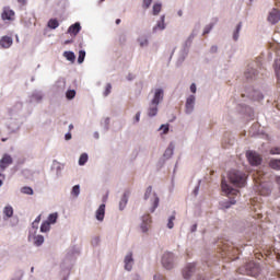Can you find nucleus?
<instances>
[{"label": "nucleus", "instance_id": "62", "mask_svg": "<svg viewBox=\"0 0 280 280\" xmlns=\"http://www.w3.org/2000/svg\"><path fill=\"white\" fill-rule=\"evenodd\" d=\"M178 16H183V11H178Z\"/></svg>", "mask_w": 280, "mask_h": 280}, {"label": "nucleus", "instance_id": "42", "mask_svg": "<svg viewBox=\"0 0 280 280\" xmlns=\"http://www.w3.org/2000/svg\"><path fill=\"white\" fill-rule=\"evenodd\" d=\"M160 130H163V135H167L170 132V125H162Z\"/></svg>", "mask_w": 280, "mask_h": 280}, {"label": "nucleus", "instance_id": "61", "mask_svg": "<svg viewBox=\"0 0 280 280\" xmlns=\"http://www.w3.org/2000/svg\"><path fill=\"white\" fill-rule=\"evenodd\" d=\"M69 130H73V125H69Z\"/></svg>", "mask_w": 280, "mask_h": 280}, {"label": "nucleus", "instance_id": "22", "mask_svg": "<svg viewBox=\"0 0 280 280\" xmlns=\"http://www.w3.org/2000/svg\"><path fill=\"white\" fill-rule=\"evenodd\" d=\"M162 8H163V4H161V2L154 3L153 4V16H159Z\"/></svg>", "mask_w": 280, "mask_h": 280}, {"label": "nucleus", "instance_id": "38", "mask_svg": "<svg viewBox=\"0 0 280 280\" xmlns=\"http://www.w3.org/2000/svg\"><path fill=\"white\" fill-rule=\"evenodd\" d=\"M269 154H280V147H272L270 150H269Z\"/></svg>", "mask_w": 280, "mask_h": 280}, {"label": "nucleus", "instance_id": "32", "mask_svg": "<svg viewBox=\"0 0 280 280\" xmlns=\"http://www.w3.org/2000/svg\"><path fill=\"white\" fill-rule=\"evenodd\" d=\"M275 71H276V75H277L278 78H280V59H277V60L275 61Z\"/></svg>", "mask_w": 280, "mask_h": 280}, {"label": "nucleus", "instance_id": "10", "mask_svg": "<svg viewBox=\"0 0 280 280\" xmlns=\"http://www.w3.org/2000/svg\"><path fill=\"white\" fill-rule=\"evenodd\" d=\"M268 21H269V23H271V25L279 23V21H280L279 10L272 9V11L269 13Z\"/></svg>", "mask_w": 280, "mask_h": 280}, {"label": "nucleus", "instance_id": "5", "mask_svg": "<svg viewBox=\"0 0 280 280\" xmlns=\"http://www.w3.org/2000/svg\"><path fill=\"white\" fill-rule=\"evenodd\" d=\"M162 266L166 270H172V268H174V254L165 253L162 257Z\"/></svg>", "mask_w": 280, "mask_h": 280}, {"label": "nucleus", "instance_id": "53", "mask_svg": "<svg viewBox=\"0 0 280 280\" xmlns=\"http://www.w3.org/2000/svg\"><path fill=\"white\" fill-rule=\"evenodd\" d=\"M145 45H148V39H144L143 42L140 43L141 47H145Z\"/></svg>", "mask_w": 280, "mask_h": 280}, {"label": "nucleus", "instance_id": "15", "mask_svg": "<svg viewBox=\"0 0 280 280\" xmlns=\"http://www.w3.org/2000/svg\"><path fill=\"white\" fill-rule=\"evenodd\" d=\"M12 37L10 36H3L1 39H0V45L3 49H10V47H12Z\"/></svg>", "mask_w": 280, "mask_h": 280}, {"label": "nucleus", "instance_id": "41", "mask_svg": "<svg viewBox=\"0 0 280 280\" xmlns=\"http://www.w3.org/2000/svg\"><path fill=\"white\" fill-rule=\"evenodd\" d=\"M161 21H162L161 23H158V27L160 30H163L165 27V15L161 16Z\"/></svg>", "mask_w": 280, "mask_h": 280}, {"label": "nucleus", "instance_id": "64", "mask_svg": "<svg viewBox=\"0 0 280 280\" xmlns=\"http://www.w3.org/2000/svg\"><path fill=\"white\" fill-rule=\"evenodd\" d=\"M2 141L4 142V141H8V139L7 138H2Z\"/></svg>", "mask_w": 280, "mask_h": 280}, {"label": "nucleus", "instance_id": "12", "mask_svg": "<svg viewBox=\"0 0 280 280\" xmlns=\"http://www.w3.org/2000/svg\"><path fill=\"white\" fill-rule=\"evenodd\" d=\"M194 104H196V96L190 95L186 100V113L187 115L194 113Z\"/></svg>", "mask_w": 280, "mask_h": 280}, {"label": "nucleus", "instance_id": "34", "mask_svg": "<svg viewBox=\"0 0 280 280\" xmlns=\"http://www.w3.org/2000/svg\"><path fill=\"white\" fill-rule=\"evenodd\" d=\"M174 220H176V214H173L168 219L167 228L168 229H174Z\"/></svg>", "mask_w": 280, "mask_h": 280}, {"label": "nucleus", "instance_id": "48", "mask_svg": "<svg viewBox=\"0 0 280 280\" xmlns=\"http://www.w3.org/2000/svg\"><path fill=\"white\" fill-rule=\"evenodd\" d=\"M140 119H141V112H138V113L136 114L135 120H136L137 122H139Z\"/></svg>", "mask_w": 280, "mask_h": 280}, {"label": "nucleus", "instance_id": "47", "mask_svg": "<svg viewBox=\"0 0 280 280\" xmlns=\"http://www.w3.org/2000/svg\"><path fill=\"white\" fill-rule=\"evenodd\" d=\"M270 189H262L260 190V196H269Z\"/></svg>", "mask_w": 280, "mask_h": 280}, {"label": "nucleus", "instance_id": "19", "mask_svg": "<svg viewBox=\"0 0 280 280\" xmlns=\"http://www.w3.org/2000/svg\"><path fill=\"white\" fill-rule=\"evenodd\" d=\"M269 167H271V170H276V171H280V160L277 159H272L269 161Z\"/></svg>", "mask_w": 280, "mask_h": 280}, {"label": "nucleus", "instance_id": "21", "mask_svg": "<svg viewBox=\"0 0 280 280\" xmlns=\"http://www.w3.org/2000/svg\"><path fill=\"white\" fill-rule=\"evenodd\" d=\"M47 25L50 30H56L60 26V23L56 19H50Z\"/></svg>", "mask_w": 280, "mask_h": 280}, {"label": "nucleus", "instance_id": "3", "mask_svg": "<svg viewBox=\"0 0 280 280\" xmlns=\"http://www.w3.org/2000/svg\"><path fill=\"white\" fill-rule=\"evenodd\" d=\"M246 158L247 161L250 163V165H261V156L259 155V153L255 152V151H247L246 153Z\"/></svg>", "mask_w": 280, "mask_h": 280}, {"label": "nucleus", "instance_id": "9", "mask_svg": "<svg viewBox=\"0 0 280 280\" xmlns=\"http://www.w3.org/2000/svg\"><path fill=\"white\" fill-rule=\"evenodd\" d=\"M194 272H196V265L194 264H188L184 269H183V277L184 279H189Z\"/></svg>", "mask_w": 280, "mask_h": 280}, {"label": "nucleus", "instance_id": "30", "mask_svg": "<svg viewBox=\"0 0 280 280\" xmlns=\"http://www.w3.org/2000/svg\"><path fill=\"white\" fill-rule=\"evenodd\" d=\"M84 58H86V51L80 50L79 51V57H78L79 65H82V62H84Z\"/></svg>", "mask_w": 280, "mask_h": 280}, {"label": "nucleus", "instance_id": "46", "mask_svg": "<svg viewBox=\"0 0 280 280\" xmlns=\"http://www.w3.org/2000/svg\"><path fill=\"white\" fill-rule=\"evenodd\" d=\"M246 237H247L248 242H253V240H257V234L253 233L252 236L247 235Z\"/></svg>", "mask_w": 280, "mask_h": 280}, {"label": "nucleus", "instance_id": "1", "mask_svg": "<svg viewBox=\"0 0 280 280\" xmlns=\"http://www.w3.org/2000/svg\"><path fill=\"white\" fill-rule=\"evenodd\" d=\"M240 275H247L248 277H259L261 267L255 261L247 262L244 267L238 268Z\"/></svg>", "mask_w": 280, "mask_h": 280}, {"label": "nucleus", "instance_id": "43", "mask_svg": "<svg viewBox=\"0 0 280 280\" xmlns=\"http://www.w3.org/2000/svg\"><path fill=\"white\" fill-rule=\"evenodd\" d=\"M211 30H213V24H209L205 27L203 30V35L209 34V32H211Z\"/></svg>", "mask_w": 280, "mask_h": 280}, {"label": "nucleus", "instance_id": "36", "mask_svg": "<svg viewBox=\"0 0 280 280\" xmlns=\"http://www.w3.org/2000/svg\"><path fill=\"white\" fill-rule=\"evenodd\" d=\"M66 97L68 100H73V97H75V90H69L67 93H66Z\"/></svg>", "mask_w": 280, "mask_h": 280}, {"label": "nucleus", "instance_id": "4", "mask_svg": "<svg viewBox=\"0 0 280 280\" xmlns=\"http://www.w3.org/2000/svg\"><path fill=\"white\" fill-rule=\"evenodd\" d=\"M221 250H222L221 257H233L240 254L238 248H235L233 247V245H228V244H224Z\"/></svg>", "mask_w": 280, "mask_h": 280}, {"label": "nucleus", "instance_id": "35", "mask_svg": "<svg viewBox=\"0 0 280 280\" xmlns=\"http://www.w3.org/2000/svg\"><path fill=\"white\" fill-rule=\"evenodd\" d=\"M112 90H113V85H110V83H107L105 88L104 96L108 97V95H110Z\"/></svg>", "mask_w": 280, "mask_h": 280}, {"label": "nucleus", "instance_id": "55", "mask_svg": "<svg viewBox=\"0 0 280 280\" xmlns=\"http://www.w3.org/2000/svg\"><path fill=\"white\" fill-rule=\"evenodd\" d=\"M40 222V215H38L35 220H34V224H38Z\"/></svg>", "mask_w": 280, "mask_h": 280}, {"label": "nucleus", "instance_id": "63", "mask_svg": "<svg viewBox=\"0 0 280 280\" xmlns=\"http://www.w3.org/2000/svg\"><path fill=\"white\" fill-rule=\"evenodd\" d=\"M276 1H277V2H276V3H277V5H280V2H279V0H276Z\"/></svg>", "mask_w": 280, "mask_h": 280}, {"label": "nucleus", "instance_id": "27", "mask_svg": "<svg viewBox=\"0 0 280 280\" xmlns=\"http://www.w3.org/2000/svg\"><path fill=\"white\" fill-rule=\"evenodd\" d=\"M57 220H58V212H55L49 214L47 222H49V224H56Z\"/></svg>", "mask_w": 280, "mask_h": 280}, {"label": "nucleus", "instance_id": "39", "mask_svg": "<svg viewBox=\"0 0 280 280\" xmlns=\"http://www.w3.org/2000/svg\"><path fill=\"white\" fill-rule=\"evenodd\" d=\"M152 1L153 0H143L142 8L144 10H148V8H150V5H152Z\"/></svg>", "mask_w": 280, "mask_h": 280}, {"label": "nucleus", "instance_id": "8", "mask_svg": "<svg viewBox=\"0 0 280 280\" xmlns=\"http://www.w3.org/2000/svg\"><path fill=\"white\" fill-rule=\"evenodd\" d=\"M163 97H164L163 89H156L154 91V96L151 101V104H156L159 106V104H161V102H163Z\"/></svg>", "mask_w": 280, "mask_h": 280}, {"label": "nucleus", "instance_id": "56", "mask_svg": "<svg viewBox=\"0 0 280 280\" xmlns=\"http://www.w3.org/2000/svg\"><path fill=\"white\" fill-rule=\"evenodd\" d=\"M1 178H3L2 174H0V187H1V185H3V179H1Z\"/></svg>", "mask_w": 280, "mask_h": 280}, {"label": "nucleus", "instance_id": "58", "mask_svg": "<svg viewBox=\"0 0 280 280\" xmlns=\"http://www.w3.org/2000/svg\"><path fill=\"white\" fill-rule=\"evenodd\" d=\"M19 3H22V5H25V0H18Z\"/></svg>", "mask_w": 280, "mask_h": 280}, {"label": "nucleus", "instance_id": "44", "mask_svg": "<svg viewBox=\"0 0 280 280\" xmlns=\"http://www.w3.org/2000/svg\"><path fill=\"white\" fill-rule=\"evenodd\" d=\"M150 194H152V186H149L147 188V191L144 194V199L148 200V198H150Z\"/></svg>", "mask_w": 280, "mask_h": 280}, {"label": "nucleus", "instance_id": "33", "mask_svg": "<svg viewBox=\"0 0 280 280\" xmlns=\"http://www.w3.org/2000/svg\"><path fill=\"white\" fill-rule=\"evenodd\" d=\"M71 194H72V196L78 198V196H80V185L73 186Z\"/></svg>", "mask_w": 280, "mask_h": 280}, {"label": "nucleus", "instance_id": "51", "mask_svg": "<svg viewBox=\"0 0 280 280\" xmlns=\"http://www.w3.org/2000/svg\"><path fill=\"white\" fill-rule=\"evenodd\" d=\"M165 154H174V149L168 148V149L165 151Z\"/></svg>", "mask_w": 280, "mask_h": 280}, {"label": "nucleus", "instance_id": "16", "mask_svg": "<svg viewBox=\"0 0 280 280\" xmlns=\"http://www.w3.org/2000/svg\"><path fill=\"white\" fill-rule=\"evenodd\" d=\"M132 264H135V259H132V253H129L125 257V269H127L128 271L132 270Z\"/></svg>", "mask_w": 280, "mask_h": 280}, {"label": "nucleus", "instance_id": "57", "mask_svg": "<svg viewBox=\"0 0 280 280\" xmlns=\"http://www.w3.org/2000/svg\"><path fill=\"white\" fill-rule=\"evenodd\" d=\"M33 229H38V223H34L33 221Z\"/></svg>", "mask_w": 280, "mask_h": 280}, {"label": "nucleus", "instance_id": "11", "mask_svg": "<svg viewBox=\"0 0 280 280\" xmlns=\"http://www.w3.org/2000/svg\"><path fill=\"white\" fill-rule=\"evenodd\" d=\"M106 215V205L102 203L95 212V218L98 222H104V217Z\"/></svg>", "mask_w": 280, "mask_h": 280}, {"label": "nucleus", "instance_id": "54", "mask_svg": "<svg viewBox=\"0 0 280 280\" xmlns=\"http://www.w3.org/2000/svg\"><path fill=\"white\" fill-rule=\"evenodd\" d=\"M33 97H35V100H37V102H40V100H43V96H40V95H33Z\"/></svg>", "mask_w": 280, "mask_h": 280}, {"label": "nucleus", "instance_id": "26", "mask_svg": "<svg viewBox=\"0 0 280 280\" xmlns=\"http://www.w3.org/2000/svg\"><path fill=\"white\" fill-rule=\"evenodd\" d=\"M21 192L26 194V196H33L34 195V189H32V187L24 186V187L21 188Z\"/></svg>", "mask_w": 280, "mask_h": 280}, {"label": "nucleus", "instance_id": "59", "mask_svg": "<svg viewBox=\"0 0 280 280\" xmlns=\"http://www.w3.org/2000/svg\"><path fill=\"white\" fill-rule=\"evenodd\" d=\"M119 23H121V20H120V19H117V20H116V25H119Z\"/></svg>", "mask_w": 280, "mask_h": 280}, {"label": "nucleus", "instance_id": "28", "mask_svg": "<svg viewBox=\"0 0 280 280\" xmlns=\"http://www.w3.org/2000/svg\"><path fill=\"white\" fill-rule=\"evenodd\" d=\"M51 223H49L48 221L44 222L40 225V232L42 233H47V231H49Z\"/></svg>", "mask_w": 280, "mask_h": 280}, {"label": "nucleus", "instance_id": "23", "mask_svg": "<svg viewBox=\"0 0 280 280\" xmlns=\"http://www.w3.org/2000/svg\"><path fill=\"white\" fill-rule=\"evenodd\" d=\"M63 56L66 60H69L70 62H75V54H73V51H65Z\"/></svg>", "mask_w": 280, "mask_h": 280}, {"label": "nucleus", "instance_id": "52", "mask_svg": "<svg viewBox=\"0 0 280 280\" xmlns=\"http://www.w3.org/2000/svg\"><path fill=\"white\" fill-rule=\"evenodd\" d=\"M65 139L66 141L71 140V132L66 133Z\"/></svg>", "mask_w": 280, "mask_h": 280}, {"label": "nucleus", "instance_id": "2", "mask_svg": "<svg viewBox=\"0 0 280 280\" xmlns=\"http://www.w3.org/2000/svg\"><path fill=\"white\" fill-rule=\"evenodd\" d=\"M229 180L235 187H244L246 185V174L238 171H231L229 173Z\"/></svg>", "mask_w": 280, "mask_h": 280}, {"label": "nucleus", "instance_id": "25", "mask_svg": "<svg viewBox=\"0 0 280 280\" xmlns=\"http://www.w3.org/2000/svg\"><path fill=\"white\" fill-rule=\"evenodd\" d=\"M158 207H159V198L156 197V194H154L153 195V203H152L150 212L154 213V211H156Z\"/></svg>", "mask_w": 280, "mask_h": 280}, {"label": "nucleus", "instance_id": "20", "mask_svg": "<svg viewBox=\"0 0 280 280\" xmlns=\"http://www.w3.org/2000/svg\"><path fill=\"white\" fill-rule=\"evenodd\" d=\"M3 214L7 217V218H12L14 215V209L12 208V206H7L4 207L3 209Z\"/></svg>", "mask_w": 280, "mask_h": 280}, {"label": "nucleus", "instance_id": "7", "mask_svg": "<svg viewBox=\"0 0 280 280\" xmlns=\"http://www.w3.org/2000/svg\"><path fill=\"white\" fill-rule=\"evenodd\" d=\"M15 13L9 7L4 8L1 13L2 21H14Z\"/></svg>", "mask_w": 280, "mask_h": 280}, {"label": "nucleus", "instance_id": "14", "mask_svg": "<svg viewBox=\"0 0 280 280\" xmlns=\"http://www.w3.org/2000/svg\"><path fill=\"white\" fill-rule=\"evenodd\" d=\"M151 223H152V218L150 217V214H145L142 217L141 229H142L143 233L148 232Z\"/></svg>", "mask_w": 280, "mask_h": 280}, {"label": "nucleus", "instance_id": "6", "mask_svg": "<svg viewBox=\"0 0 280 280\" xmlns=\"http://www.w3.org/2000/svg\"><path fill=\"white\" fill-rule=\"evenodd\" d=\"M221 189L223 194H226V196H237L240 194V190L229 186L225 179H222L221 182Z\"/></svg>", "mask_w": 280, "mask_h": 280}, {"label": "nucleus", "instance_id": "50", "mask_svg": "<svg viewBox=\"0 0 280 280\" xmlns=\"http://www.w3.org/2000/svg\"><path fill=\"white\" fill-rule=\"evenodd\" d=\"M190 91H191V93H196V83H192L190 85Z\"/></svg>", "mask_w": 280, "mask_h": 280}, {"label": "nucleus", "instance_id": "13", "mask_svg": "<svg viewBox=\"0 0 280 280\" xmlns=\"http://www.w3.org/2000/svg\"><path fill=\"white\" fill-rule=\"evenodd\" d=\"M12 156L4 154L0 160V170H5L9 165H12Z\"/></svg>", "mask_w": 280, "mask_h": 280}, {"label": "nucleus", "instance_id": "29", "mask_svg": "<svg viewBox=\"0 0 280 280\" xmlns=\"http://www.w3.org/2000/svg\"><path fill=\"white\" fill-rule=\"evenodd\" d=\"M89 161V154L83 153L79 159V165H84Z\"/></svg>", "mask_w": 280, "mask_h": 280}, {"label": "nucleus", "instance_id": "17", "mask_svg": "<svg viewBox=\"0 0 280 280\" xmlns=\"http://www.w3.org/2000/svg\"><path fill=\"white\" fill-rule=\"evenodd\" d=\"M81 30H82V26H80V23H74L68 28V34H72V36H78Z\"/></svg>", "mask_w": 280, "mask_h": 280}, {"label": "nucleus", "instance_id": "37", "mask_svg": "<svg viewBox=\"0 0 280 280\" xmlns=\"http://www.w3.org/2000/svg\"><path fill=\"white\" fill-rule=\"evenodd\" d=\"M126 205H128V197H126V195H124L121 201H120V210L122 211L124 207H126Z\"/></svg>", "mask_w": 280, "mask_h": 280}, {"label": "nucleus", "instance_id": "49", "mask_svg": "<svg viewBox=\"0 0 280 280\" xmlns=\"http://www.w3.org/2000/svg\"><path fill=\"white\" fill-rule=\"evenodd\" d=\"M210 51H211V54L218 52V46H212V47L210 48Z\"/></svg>", "mask_w": 280, "mask_h": 280}, {"label": "nucleus", "instance_id": "60", "mask_svg": "<svg viewBox=\"0 0 280 280\" xmlns=\"http://www.w3.org/2000/svg\"><path fill=\"white\" fill-rule=\"evenodd\" d=\"M196 229H198V225H192V231H196Z\"/></svg>", "mask_w": 280, "mask_h": 280}, {"label": "nucleus", "instance_id": "24", "mask_svg": "<svg viewBox=\"0 0 280 280\" xmlns=\"http://www.w3.org/2000/svg\"><path fill=\"white\" fill-rule=\"evenodd\" d=\"M44 243H45V237L43 235L35 236L34 238L35 246H43Z\"/></svg>", "mask_w": 280, "mask_h": 280}, {"label": "nucleus", "instance_id": "18", "mask_svg": "<svg viewBox=\"0 0 280 280\" xmlns=\"http://www.w3.org/2000/svg\"><path fill=\"white\" fill-rule=\"evenodd\" d=\"M158 114H159V105L150 103V106L148 109L149 117H156Z\"/></svg>", "mask_w": 280, "mask_h": 280}, {"label": "nucleus", "instance_id": "45", "mask_svg": "<svg viewBox=\"0 0 280 280\" xmlns=\"http://www.w3.org/2000/svg\"><path fill=\"white\" fill-rule=\"evenodd\" d=\"M231 205H235V200L232 199L229 202H225V205L223 207H224V209H230Z\"/></svg>", "mask_w": 280, "mask_h": 280}, {"label": "nucleus", "instance_id": "31", "mask_svg": "<svg viewBox=\"0 0 280 280\" xmlns=\"http://www.w3.org/2000/svg\"><path fill=\"white\" fill-rule=\"evenodd\" d=\"M241 30H242V23H238L236 26V31L234 32V35H233L234 40H237L240 38Z\"/></svg>", "mask_w": 280, "mask_h": 280}, {"label": "nucleus", "instance_id": "40", "mask_svg": "<svg viewBox=\"0 0 280 280\" xmlns=\"http://www.w3.org/2000/svg\"><path fill=\"white\" fill-rule=\"evenodd\" d=\"M255 75H256L255 70H253V72H245V78L247 80H253V78H255Z\"/></svg>", "mask_w": 280, "mask_h": 280}]
</instances>
